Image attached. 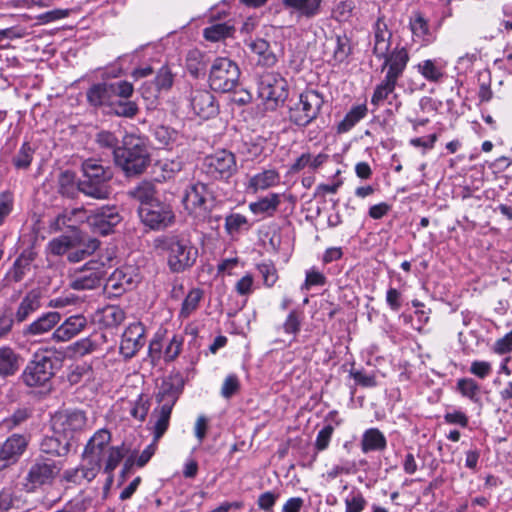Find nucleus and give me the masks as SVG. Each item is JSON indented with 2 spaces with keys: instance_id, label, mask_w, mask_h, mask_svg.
<instances>
[{
  "instance_id": "obj_58",
  "label": "nucleus",
  "mask_w": 512,
  "mask_h": 512,
  "mask_svg": "<svg viewBox=\"0 0 512 512\" xmlns=\"http://www.w3.org/2000/svg\"><path fill=\"white\" fill-rule=\"evenodd\" d=\"M345 512H362L367 504L366 499L360 491L352 492L344 500Z\"/></svg>"
},
{
  "instance_id": "obj_61",
  "label": "nucleus",
  "mask_w": 512,
  "mask_h": 512,
  "mask_svg": "<svg viewBox=\"0 0 512 512\" xmlns=\"http://www.w3.org/2000/svg\"><path fill=\"white\" fill-rule=\"evenodd\" d=\"M333 432L334 427L331 424L325 425L319 430L314 443V448L317 452H322L329 447Z\"/></svg>"
},
{
  "instance_id": "obj_56",
  "label": "nucleus",
  "mask_w": 512,
  "mask_h": 512,
  "mask_svg": "<svg viewBox=\"0 0 512 512\" xmlns=\"http://www.w3.org/2000/svg\"><path fill=\"white\" fill-rule=\"evenodd\" d=\"M327 282L326 276L316 267L306 270L305 281L301 285L302 291L309 290L313 286H324Z\"/></svg>"
},
{
  "instance_id": "obj_28",
  "label": "nucleus",
  "mask_w": 512,
  "mask_h": 512,
  "mask_svg": "<svg viewBox=\"0 0 512 512\" xmlns=\"http://www.w3.org/2000/svg\"><path fill=\"white\" fill-rule=\"evenodd\" d=\"M418 73L430 83H439L445 77L446 62L442 59H426L416 66Z\"/></svg>"
},
{
  "instance_id": "obj_53",
  "label": "nucleus",
  "mask_w": 512,
  "mask_h": 512,
  "mask_svg": "<svg viewBox=\"0 0 512 512\" xmlns=\"http://www.w3.org/2000/svg\"><path fill=\"white\" fill-rule=\"evenodd\" d=\"M248 227V219L240 213H231L225 218V230L228 235L233 236Z\"/></svg>"
},
{
  "instance_id": "obj_42",
  "label": "nucleus",
  "mask_w": 512,
  "mask_h": 512,
  "mask_svg": "<svg viewBox=\"0 0 512 512\" xmlns=\"http://www.w3.org/2000/svg\"><path fill=\"white\" fill-rule=\"evenodd\" d=\"M455 390L471 402L480 403V385L473 378H460L456 382Z\"/></svg>"
},
{
  "instance_id": "obj_46",
  "label": "nucleus",
  "mask_w": 512,
  "mask_h": 512,
  "mask_svg": "<svg viewBox=\"0 0 512 512\" xmlns=\"http://www.w3.org/2000/svg\"><path fill=\"white\" fill-rule=\"evenodd\" d=\"M234 32V27L228 25L227 23H217L206 27L203 30V37L207 41L218 42L223 40L229 36H231Z\"/></svg>"
},
{
  "instance_id": "obj_26",
  "label": "nucleus",
  "mask_w": 512,
  "mask_h": 512,
  "mask_svg": "<svg viewBox=\"0 0 512 512\" xmlns=\"http://www.w3.org/2000/svg\"><path fill=\"white\" fill-rule=\"evenodd\" d=\"M42 293L39 288L29 290L20 301L14 316L16 323L26 321L31 314L41 307Z\"/></svg>"
},
{
  "instance_id": "obj_2",
  "label": "nucleus",
  "mask_w": 512,
  "mask_h": 512,
  "mask_svg": "<svg viewBox=\"0 0 512 512\" xmlns=\"http://www.w3.org/2000/svg\"><path fill=\"white\" fill-rule=\"evenodd\" d=\"M185 379L180 372H172L157 387L155 400L157 406L151 417L155 418L156 438L163 437L168 430L173 407L183 393Z\"/></svg>"
},
{
  "instance_id": "obj_37",
  "label": "nucleus",
  "mask_w": 512,
  "mask_h": 512,
  "mask_svg": "<svg viewBox=\"0 0 512 512\" xmlns=\"http://www.w3.org/2000/svg\"><path fill=\"white\" fill-rule=\"evenodd\" d=\"M20 368V356L11 347H0V376L14 375Z\"/></svg>"
},
{
  "instance_id": "obj_14",
  "label": "nucleus",
  "mask_w": 512,
  "mask_h": 512,
  "mask_svg": "<svg viewBox=\"0 0 512 512\" xmlns=\"http://www.w3.org/2000/svg\"><path fill=\"white\" fill-rule=\"evenodd\" d=\"M55 358L45 354H35L24 369L21 378L29 387L44 386L54 375Z\"/></svg>"
},
{
  "instance_id": "obj_36",
  "label": "nucleus",
  "mask_w": 512,
  "mask_h": 512,
  "mask_svg": "<svg viewBox=\"0 0 512 512\" xmlns=\"http://www.w3.org/2000/svg\"><path fill=\"white\" fill-rule=\"evenodd\" d=\"M280 183V174L275 169H267L249 179V188L257 192L274 187Z\"/></svg>"
},
{
  "instance_id": "obj_40",
  "label": "nucleus",
  "mask_w": 512,
  "mask_h": 512,
  "mask_svg": "<svg viewBox=\"0 0 512 512\" xmlns=\"http://www.w3.org/2000/svg\"><path fill=\"white\" fill-rule=\"evenodd\" d=\"M156 193L154 184L149 181H142L129 192L130 196L140 203L139 206H149L159 200Z\"/></svg>"
},
{
  "instance_id": "obj_18",
  "label": "nucleus",
  "mask_w": 512,
  "mask_h": 512,
  "mask_svg": "<svg viewBox=\"0 0 512 512\" xmlns=\"http://www.w3.org/2000/svg\"><path fill=\"white\" fill-rule=\"evenodd\" d=\"M28 440L20 434H13L0 446V471L14 465L25 452Z\"/></svg>"
},
{
  "instance_id": "obj_19",
  "label": "nucleus",
  "mask_w": 512,
  "mask_h": 512,
  "mask_svg": "<svg viewBox=\"0 0 512 512\" xmlns=\"http://www.w3.org/2000/svg\"><path fill=\"white\" fill-rule=\"evenodd\" d=\"M145 328L140 323L130 324L123 332L120 342V353L126 358L130 359L144 346L145 344Z\"/></svg>"
},
{
  "instance_id": "obj_15",
  "label": "nucleus",
  "mask_w": 512,
  "mask_h": 512,
  "mask_svg": "<svg viewBox=\"0 0 512 512\" xmlns=\"http://www.w3.org/2000/svg\"><path fill=\"white\" fill-rule=\"evenodd\" d=\"M407 65H399L398 61H394L392 66L385 68L386 73L383 80L376 85L372 97L371 104L379 107L393 94L397 86L398 80L403 76Z\"/></svg>"
},
{
  "instance_id": "obj_3",
  "label": "nucleus",
  "mask_w": 512,
  "mask_h": 512,
  "mask_svg": "<svg viewBox=\"0 0 512 512\" xmlns=\"http://www.w3.org/2000/svg\"><path fill=\"white\" fill-rule=\"evenodd\" d=\"M151 156L147 142L135 134H127L120 149L115 151L114 163L126 177L139 176L150 165Z\"/></svg>"
},
{
  "instance_id": "obj_52",
  "label": "nucleus",
  "mask_w": 512,
  "mask_h": 512,
  "mask_svg": "<svg viewBox=\"0 0 512 512\" xmlns=\"http://www.w3.org/2000/svg\"><path fill=\"white\" fill-rule=\"evenodd\" d=\"M352 53L351 40L346 34L336 36V46L333 52V58L336 62L342 63L347 60Z\"/></svg>"
},
{
  "instance_id": "obj_47",
  "label": "nucleus",
  "mask_w": 512,
  "mask_h": 512,
  "mask_svg": "<svg viewBox=\"0 0 512 512\" xmlns=\"http://www.w3.org/2000/svg\"><path fill=\"white\" fill-rule=\"evenodd\" d=\"M153 136L159 148L173 145L179 137L176 130L164 125L156 126L153 129Z\"/></svg>"
},
{
  "instance_id": "obj_17",
  "label": "nucleus",
  "mask_w": 512,
  "mask_h": 512,
  "mask_svg": "<svg viewBox=\"0 0 512 512\" xmlns=\"http://www.w3.org/2000/svg\"><path fill=\"white\" fill-rule=\"evenodd\" d=\"M210 198H213L211 185L196 181L185 189L182 202L190 213L196 212L197 209L206 212V204Z\"/></svg>"
},
{
  "instance_id": "obj_33",
  "label": "nucleus",
  "mask_w": 512,
  "mask_h": 512,
  "mask_svg": "<svg viewBox=\"0 0 512 512\" xmlns=\"http://www.w3.org/2000/svg\"><path fill=\"white\" fill-rule=\"evenodd\" d=\"M133 284L134 282L131 274L117 269L107 279L105 289L114 296H119L127 290L132 289Z\"/></svg>"
},
{
  "instance_id": "obj_59",
  "label": "nucleus",
  "mask_w": 512,
  "mask_h": 512,
  "mask_svg": "<svg viewBox=\"0 0 512 512\" xmlns=\"http://www.w3.org/2000/svg\"><path fill=\"white\" fill-rule=\"evenodd\" d=\"M114 99H129L134 88L132 83L124 80L109 82Z\"/></svg>"
},
{
  "instance_id": "obj_27",
  "label": "nucleus",
  "mask_w": 512,
  "mask_h": 512,
  "mask_svg": "<svg viewBox=\"0 0 512 512\" xmlns=\"http://www.w3.org/2000/svg\"><path fill=\"white\" fill-rule=\"evenodd\" d=\"M409 29L412 33L413 40L419 42L421 46H428L435 37L430 30L428 20L422 13L415 12L409 19Z\"/></svg>"
},
{
  "instance_id": "obj_11",
  "label": "nucleus",
  "mask_w": 512,
  "mask_h": 512,
  "mask_svg": "<svg viewBox=\"0 0 512 512\" xmlns=\"http://www.w3.org/2000/svg\"><path fill=\"white\" fill-rule=\"evenodd\" d=\"M237 170L235 155L226 149L207 155L202 163V171L213 180L227 181Z\"/></svg>"
},
{
  "instance_id": "obj_34",
  "label": "nucleus",
  "mask_w": 512,
  "mask_h": 512,
  "mask_svg": "<svg viewBox=\"0 0 512 512\" xmlns=\"http://www.w3.org/2000/svg\"><path fill=\"white\" fill-rule=\"evenodd\" d=\"M283 4L298 17L313 18L320 12L321 0H283Z\"/></svg>"
},
{
  "instance_id": "obj_25",
  "label": "nucleus",
  "mask_w": 512,
  "mask_h": 512,
  "mask_svg": "<svg viewBox=\"0 0 512 512\" xmlns=\"http://www.w3.org/2000/svg\"><path fill=\"white\" fill-rule=\"evenodd\" d=\"M174 82V75L168 66H162L153 81V83H144L141 87V93L144 98L157 97L162 90H169Z\"/></svg>"
},
{
  "instance_id": "obj_8",
  "label": "nucleus",
  "mask_w": 512,
  "mask_h": 512,
  "mask_svg": "<svg viewBox=\"0 0 512 512\" xmlns=\"http://www.w3.org/2000/svg\"><path fill=\"white\" fill-rule=\"evenodd\" d=\"M240 69L236 62L227 57L216 58L210 68L209 85L212 90L226 93L239 84Z\"/></svg>"
},
{
  "instance_id": "obj_62",
  "label": "nucleus",
  "mask_w": 512,
  "mask_h": 512,
  "mask_svg": "<svg viewBox=\"0 0 512 512\" xmlns=\"http://www.w3.org/2000/svg\"><path fill=\"white\" fill-rule=\"evenodd\" d=\"M240 390V381L236 374H229L221 387V395L225 399H230Z\"/></svg>"
},
{
  "instance_id": "obj_30",
  "label": "nucleus",
  "mask_w": 512,
  "mask_h": 512,
  "mask_svg": "<svg viewBox=\"0 0 512 512\" xmlns=\"http://www.w3.org/2000/svg\"><path fill=\"white\" fill-rule=\"evenodd\" d=\"M87 100L90 105L111 107L115 99L109 82H103L92 85L87 91Z\"/></svg>"
},
{
  "instance_id": "obj_49",
  "label": "nucleus",
  "mask_w": 512,
  "mask_h": 512,
  "mask_svg": "<svg viewBox=\"0 0 512 512\" xmlns=\"http://www.w3.org/2000/svg\"><path fill=\"white\" fill-rule=\"evenodd\" d=\"M203 297V292L199 288H193L186 295L182 302L180 317L187 318L190 314L198 308V305Z\"/></svg>"
},
{
  "instance_id": "obj_43",
  "label": "nucleus",
  "mask_w": 512,
  "mask_h": 512,
  "mask_svg": "<svg viewBox=\"0 0 512 512\" xmlns=\"http://www.w3.org/2000/svg\"><path fill=\"white\" fill-rule=\"evenodd\" d=\"M368 109L365 104L353 106L338 124L339 133H345L351 130L360 120L367 115Z\"/></svg>"
},
{
  "instance_id": "obj_38",
  "label": "nucleus",
  "mask_w": 512,
  "mask_h": 512,
  "mask_svg": "<svg viewBox=\"0 0 512 512\" xmlns=\"http://www.w3.org/2000/svg\"><path fill=\"white\" fill-rule=\"evenodd\" d=\"M208 56L198 49L190 50L186 56V69L191 76H204L208 66Z\"/></svg>"
},
{
  "instance_id": "obj_57",
  "label": "nucleus",
  "mask_w": 512,
  "mask_h": 512,
  "mask_svg": "<svg viewBox=\"0 0 512 512\" xmlns=\"http://www.w3.org/2000/svg\"><path fill=\"white\" fill-rule=\"evenodd\" d=\"M149 409V399L144 397L143 394H140L130 410V415L138 421L143 422L147 417Z\"/></svg>"
},
{
  "instance_id": "obj_60",
  "label": "nucleus",
  "mask_w": 512,
  "mask_h": 512,
  "mask_svg": "<svg viewBox=\"0 0 512 512\" xmlns=\"http://www.w3.org/2000/svg\"><path fill=\"white\" fill-rule=\"evenodd\" d=\"M14 208V195L11 191H3L0 193V226L3 225L5 219L12 213Z\"/></svg>"
},
{
  "instance_id": "obj_54",
  "label": "nucleus",
  "mask_w": 512,
  "mask_h": 512,
  "mask_svg": "<svg viewBox=\"0 0 512 512\" xmlns=\"http://www.w3.org/2000/svg\"><path fill=\"white\" fill-rule=\"evenodd\" d=\"M96 143L100 148L112 151L113 159L115 158V151L120 149L119 141L113 132L102 130L96 134Z\"/></svg>"
},
{
  "instance_id": "obj_63",
  "label": "nucleus",
  "mask_w": 512,
  "mask_h": 512,
  "mask_svg": "<svg viewBox=\"0 0 512 512\" xmlns=\"http://www.w3.org/2000/svg\"><path fill=\"white\" fill-rule=\"evenodd\" d=\"M257 269L263 278L265 286L272 287L276 283L278 275L272 263H261L257 266Z\"/></svg>"
},
{
  "instance_id": "obj_22",
  "label": "nucleus",
  "mask_w": 512,
  "mask_h": 512,
  "mask_svg": "<svg viewBox=\"0 0 512 512\" xmlns=\"http://www.w3.org/2000/svg\"><path fill=\"white\" fill-rule=\"evenodd\" d=\"M87 326V319L82 314L68 317L52 333V339L56 342H66L77 336Z\"/></svg>"
},
{
  "instance_id": "obj_23",
  "label": "nucleus",
  "mask_w": 512,
  "mask_h": 512,
  "mask_svg": "<svg viewBox=\"0 0 512 512\" xmlns=\"http://www.w3.org/2000/svg\"><path fill=\"white\" fill-rule=\"evenodd\" d=\"M100 247V241L93 237H74V246L67 260L70 263L81 262L93 255Z\"/></svg>"
},
{
  "instance_id": "obj_31",
  "label": "nucleus",
  "mask_w": 512,
  "mask_h": 512,
  "mask_svg": "<svg viewBox=\"0 0 512 512\" xmlns=\"http://www.w3.org/2000/svg\"><path fill=\"white\" fill-rule=\"evenodd\" d=\"M251 52L257 56V64L263 67H272L277 63V56L268 41L262 38L248 44Z\"/></svg>"
},
{
  "instance_id": "obj_16",
  "label": "nucleus",
  "mask_w": 512,
  "mask_h": 512,
  "mask_svg": "<svg viewBox=\"0 0 512 512\" xmlns=\"http://www.w3.org/2000/svg\"><path fill=\"white\" fill-rule=\"evenodd\" d=\"M121 220L122 217L116 206L97 208L87 217L93 232L104 236L112 233Z\"/></svg>"
},
{
  "instance_id": "obj_51",
  "label": "nucleus",
  "mask_w": 512,
  "mask_h": 512,
  "mask_svg": "<svg viewBox=\"0 0 512 512\" xmlns=\"http://www.w3.org/2000/svg\"><path fill=\"white\" fill-rule=\"evenodd\" d=\"M74 246V237L60 236L52 239L48 244V249L52 255L68 257L69 251Z\"/></svg>"
},
{
  "instance_id": "obj_55",
  "label": "nucleus",
  "mask_w": 512,
  "mask_h": 512,
  "mask_svg": "<svg viewBox=\"0 0 512 512\" xmlns=\"http://www.w3.org/2000/svg\"><path fill=\"white\" fill-rule=\"evenodd\" d=\"M303 320V312L298 311L296 309L291 310L289 314L287 315L284 323H283V330L286 334H292L296 336L302 325Z\"/></svg>"
},
{
  "instance_id": "obj_39",
  "label": "nucleus",
  "mask_w": 512,
  "mask_h": 512,
  "mask_svg": "<svg viewBox=\"0 0 512 512\" xmlns=\"http://www.w3.org/2000/svg\"><path fill=\"white\" fill-rule=\"evenodd\" d=\"M182 166V161L178 159L157 161L153 168L155 180L157 182H165L172 179L182 170Z\"/></svg>"
},
{
  "instance_id": "obj_32",
  "label": "nucleus",
  "mask_w": 512,
  "mask_h": 512,
  "mask_svg": "<svg viewBox=\"0 0 512 512\" xmlns=\"http://www.w3.org/2000/svg\"><path fill=\"white\" fill-rule=\"evenodd\" d=\"M124 319L125 312L117 305H107L95 313V321L106 328L117 327Z\"/></svg>"
},
{
  "instance_id": "obj_24",
  "label": "nucleus",
  "mask_w": 512,
  "mask_h": 512,
  "mask_svg": "<svg viewBox=\"0 0 512 512\" xmlns=\"http://www.w3.org/2000/svg\"><path fill=\"white\" fill-rule=\"evenodd\" d=\"M61 320V314L56 311L43 313L23 329L26 337L41 336L51 331Z\"/></svg>"
},
{
  "instance_id": "obj_9",
  "label": "nucleus",
  "mask_w": 512,
  "mask_h": 512,
  "mask_svg": "<svg viewBox=\"0 0 512 512\" xmlns=\"http://www.w3.org/2000/svg\"><path fill=\"white\" fill-rule=\"evenodd\" d=\"M324 104L323 95L314 89H306L299 102L290 109V121L298 127H306L319 116Z\"/></svg>"
},
{
  "instance_id": "obj_10",
  "label": "nucleus",
  "mask_w": 512,
  "mask_h": 512,
  "mask_svg": "<svg viewBox=\"0 0 512 512\" xmlns=\"http://www.w3.org/2000/svg\"><path fill=\"white\" fill-rule=\"evenodd\" d=\"M258 94L266 108L274 110L287 99L288 83L279 73H265L259 79Z\"/></svg>"
},
{
  "instance_id": "obj_21",
  "label": "nucleus",
  "mask_w": 512,
  "mask_h": 512,
  "mask_svg": "<svg viewBox=\"0 0 512 512\" xmlns=\"http://www.w3.org/2000/svg\"><path fill=\"white\" fill-rule=\"evenodd\" d=\"M189 101L194 113L203 119H209L218 114V104L216 103L213 94L208 90H192Z\"/></svg>"
},
{
  "instance_id": "obj_50",
  "label": "nucleus",
  "mask_w": 512,
  "mask_h": 512,
  "mask_svg": "<svg viewBox=\"0 0 512 512\" xmlns=\"http://www.w3.org/2000/svg\"><path fill=\"white\" fill-rule=\"evenodd\" d=\"M138 106L134 101L128 99H115L110 107V112L119 117L133 118L138 113Z\"/></svg>"
},
{
  "instance_id": "obj_20",
  "label": "nucleus",
  "mask_w": 512,
  "mask_h": 512,
  "mask_svg": "<svg viewBox=\"0 0 512 512\" xmlns=\"http://www.w3.org/2000/svg\"><path fill=\"white\" fill-rule=\"evenodd\" d=\"M86 425V416L84 412L79 410L66 411L58 415L55 419L54 426L56 433H62L69 441L74 435L81 431Z\"/></svg>"
},
{
  "instance_id": "obj_13",
  "label": "nucleus",
  "mask_w": 512,
  "mask_h": 512,
  "mask_svg": "<svg viewBox=\"0 0 512 512\" xmlns=\"http://www.w3.org/2000/svg\"><path fill=\"white\" fill-rule=\"evenodd\" d=\"M138 215L146 227L155 231L164 230L175 222L172 206L161 200H157L149 206H139Z\"/></svg>"
},
{
  "instance_id": "obj_6",
  "label": "nucleus",
  "mask_w": 512,
  "mask_h": 512,
  "mask_svg": "<svg viewBox=\"0 0 512 512\" xmlns=\"http://www.w3.org/2000/svg\"><path fill=\"white\" fill-rule=\"evenodd\" d=\"M393 33L388 28V24L383 16L377 18L372 26V53L378 60H383L381 71H385L387 66H392L394 61L399 65H408L410 54L406 46L397 44L392 50Z\"/></svg>"
},
{
  "instance_id": "obj_7",
  "label": "nucleus",
  "mask_w": 512,
  "mask_h": 512,
  "mask_svg": "<svg viewBox=\"0 0 512 512\" xmlns=\"http://www.w3.org/2000/svg\"><path fill=\"white\" fill-rule=\"evenodd\" d=\"M62 465L52 458L37 456L31 463L23 480V489L27 493H34L45 485H51L60 473Z\"/></svg>"
},
{
  "instance_id": "obj_4",
  "label": "nucleus",
  "mask_w": 512,
  "mask_h": 512,
  "mask_svg": "<svg viewBox=\"0 0 512 512\" xmlns=\"http://www.w3.org/2000/svg\"><path fill=\"white\" fill-rule=\"evenodd\" d=\"M82 177L77 182V190L85 196L106 200L112 194L111 181L113 171L104 166L100 160L89 158L81 164Z\"/></svg>"
},
{
  "instance_id": "obj_1",
  "label": "nucleus",
  "mask_w": 512,
  "mask_h": 512,
  "mask_svg": "<svg viewBox=\"0 0 512 512\" xmlns=\"http://www.w3.org/2000/svg\"><path fill=\"white\" fill-rule=\"evenodd\" d=\"M111 434L106 429H100L94 433L86 444L83 452V464L77 468L64 472L65 481L81 484L82 481H92L101 469V462L109 447Z\"/></svg>"
},
{
  "instance_id": "obj_35",
  "label": "nucleus",
  "mask_w": 512,
  "mask_h": 512,
  "mask_svg": "<svg viewBox=\"0 0 512 512\" xmlns=\"http://www.w3.org/2000/svg\"><path fill=\"white\" fill-rule=\"evenodd\" d=\"M70 442L64 436H45L40 443V452L53 457L65 456L70 449Z\"/></svg>"
},
{
  "instance_id": "obj_29",
  "label": "nucleus",
  "mask_w": 512,
  "mask_h": 512,
  "mask_svg": "<svg viewBox=\"0 0 512 512\" xmlns=\"http://www.w3.org/2000/svg\"><path fill=\"white\" fill-rule=\"evenodd\" d=\"M360 446L364 454L382 452L387 447V439L378 428H368L361 436Z\"/></svg>"
},
{
  "instance_id": "obj_48",
  "label": "nucleus",
  "mask_w": 512,
  "mask_h": 512,
  "mask_svg": "<svg viewBox=\"0 0 512 512\" xmlns=\"http://www.w3.org/2000/svg\"><path fill=\"white\" fill-rule=\"evenodd\" d=\"M125 454V449L122 446H112L108 448L106 452L107 459L105 461L103 471L104 473L110 475V480H112L113 472L123 460Z\"/></svg>"
},
{
  "instance_id": "obj_5",
  "label": "nucleus",
  "mask_w": 512,
  "mask_h": 512,
  "mask_svg": "<svg viewBox=\"0 0 512 512\" xmlns=\"http://www.w3.org/2000/svg\"><path fill=\"white\" fill-rule=\"evenodd\" d=\"M154 247L167 255L171 272L180 273L191 268L198 257V250L191 241L180 234H166L154 240Z\"/></svg>"
},
{
  "instance_id": "obj_41",
  "label": "nucleus",
  "mask_w": 512,
  "mask_h": 512,
  "mask_svg": "<svg viewBox=\"0 0 512 512\" xmlns=\"http://www.w3.org/2000/svg\"><path fill=\"white\" fill-rule=\"evenodd\" d=\"M280 202L279 194L271 193L256 202H251L249 209L255 215H272L277 210Z\"/></svg>"
},
{
  "instance_id": "obj_64",
  "label": "nucleus",
  "mask_w": 512,
  "mask_h": 512,
  "mask_svg": "<svg viewBox=\"0 0 512 512\" xmlns=\"http://www.w3.org/2000/svg\"><path fill=\"white\" fill-rule=\"evenodd\" d=\"M263 152V145L257 141H243L240 146V153L243 154L247 160H252L260 156Z\"/></svg>"
},
{
  "instance_id": "obj_44",
  "label": "nucleus",
  "mask_w": 512,
  "mask_h": 512,
  "mask_svg": "<svg viewBox=\"0 0 512 512\" xmlns=\"http://www.w3.org/2000/svg\"><path fill=\"white\" fill-rule=\"evenodd\" d=\"M31 265V260L24 255L19 256L13 266L9 269L6 274V281L8 283H18L23 280L25 275L29 272Z\"/></svg>"
},
{
  "instance_id": "obj_45",
  "label": "nucleus",
  "mask_w": 512,
  "mask_h": 512,
  "mask_svg": "<svg viewBox=\"0 0 512 512\" xmlns=\"http://www.w3.org/2000/svg\"><path fill=\"white\" fill-rule=\"evenodd\" d=\"M35 148L29 142H24L12 158L13 166L18 170H27L34 158Z\"/></svg>"
},
{
  "instance_id": "obj_12",
  "label": "nucleus",
  "mask_w": 512,
  "mask_h": 512,
  "mask_svg": "<svg viewBox=\"0 0 512 512\" xmlns=\"http://www.w3.org/2000/svg\"><path fill=\"white\" fill-rule=\"evenodd\" d=\"M104 263L89 260L83 266L69 271V287L76 291L92 290L100 287Z\"/></svg>"
}]
</instances>
